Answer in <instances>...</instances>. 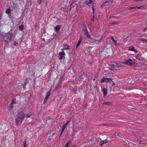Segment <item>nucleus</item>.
<instances>
[{"mask_svg":"<svg viewBox=\"0 0 147 147\" xmlns=\"http://www.w3.org/2000/svg\"><path fill=\"white\" fill-rule=\"evenodd\" d=\"M12 36V34L10 32H9L4 35H2V37L4 40V42L7 44L8 43L7 41L11 40Z\"/></svg>","mask_w":147,"mask_h":147,"instance_id":"f257e3e1","label":"nucleus"},{"mask_svg":"<svg viewBox=\"0 0 147 147\" xmlns=\"http://www.w3.org/2000/svg\"><path fill=\"white\" fill-rule=\"evenodd\" d=\"M135 60H133L131 59H129L128 60H125V61L123 62V63L128 65L131 66L134 65L135 63L133 61Z\"/></svg>","mask_w":147,"mask_h":147,"instance_id":"f03ea898","label":"nucleus"},{"mask_svg":"<svg viewBox=\"0 0 147 147\" xmlns=\"http://www.w3.org/2000/svg\"><path fill=\"white\" fill-rule=\"evenodd\" d=\"M112 81V79L111 78H107L103 77L100 80L101 83H103L105 82H108Z\"/></svg>","mask_w":147,"mask_h":147,"instance_id":"7ed1b4c3","label":"nucleus"},{"mask_svg":"<svg viewBox=\"0 0 147 147\" xmlns=\"http://www.w3.org/2000/svg\"><path fill=\"white\" fill-rule=\"evenodd\" d=\"M59 55L60 56L59 59L61 60L63 58H65V53L64 51H62L61 52H60L59 53Z\"/></svg>","mask_w":147,"mask_h":147,"instance_id":"20e7f679","label":"nucleus"},{"mask_svg":"<svg viewBox=\"0 0 147 147\" xmlns=\"http://www.w3.org/2000/svg\"><path fill=\"white\" fill-rule=\"evenodd\" d=\"M18 117L24 120L25 117V114L23 112H21L18 113Z\"/></svg>","mask_w":147,"mask_h":147,"instance_id":"39448f33","label":"nucleus"},{"mask_svg":"<svg viewBox=\"0 0 147 147\" xmlns=\"http://www.w3.org/2000/svg\"><path fill=\"white\" fill-rule=\"evenodd\" d=\"M22 119L19 118L18 117L16 119V124L20 125L22 122L23 120Z\"/></svg>","mask_w":147,"mask_h":147,"instance_id":"423d86ee","label":"nucleus"},{"mask_svg":"<svg viewBox=\"0 0 147 147\" xmlns=\"http://www.w3.org/2000/svg\"><path fill=\"white\" fill-rule=\"evenodd\" d=\"M84 33L87 38H91L90 34H89L87 30V28L86 27H85V29L84 30Z\"/></svg>","mask_w":147,"mask_h":147,"instance_id":"0eeeda50","label":"nucleus"},{"mask_svg":"<svg viewBox=\"0 0 147 147\" xmlns=\"http://www.w3.org/2000/svg\"><path fill=\"white\" fill-rule=\"evenodd\" d=\"M70 120H68L67 122H66L62 126V131L63 132L65 130V129L67 125L70 122Z\"/></svg>","mask_w":147,"mask_h":147,"instance_id":"6e6552de","label":"nucleus"},{"mask_svg":"<svg viewBox=\"0 0 147 147\" xmlns=\"http://www.w3.org/2000/svg\"><path fill=\"white\" fill-rule=\"evenodd\" d=\"M50 90L47 93V95H46V96H45V98L44 99V101H43V103L44 104H45L47 100L49 98V96L50 95Z\"/></svg>","mask_w":147,"mask_h":147,"instance_id":"1a4fd4ad","label":"nucleus"},{"mask_svg":"<svg viewBox=\"0 0 147 147\" xmlns=\"http://www.w3.org/2000/svg\"><path fill=\"white\" fill-rule=\"evenodd\" d=\"M83 40V37L82 36H81L79 38V39L78 43L76 46V48L77 49L79 45L80 44L82 41Z\"/></svg>","mask_w":147,"mask_h":147,"instance_id":"9d476101","label":"nucleus"},{"mask_svg":"<svg viewBox=\"0 0 147 147\" xmlns=\"http://www.w3.org/2000/svg\"><path fill=\"white\" fill-rule=\"evenodd\" d=\"M76 2L75 1H72L70 5V7L71 8H73L74 7H77V3H76Z\"/></svg>","mask_w":147,"mask_h":147,"instance_id":"9b49d317","label":"nucleus"},{"mask_svg":"<svg viewBox=\"0 0 147 147\" xmlns=\"http://www.w3.org/2000/svg\"><path fill=\"white\" fill-rule=\"evenodd\" d=\"M61 27V26L60 25H58L55 27L54 28L56 31L58 32L60 30Z\"/></svg>","mask_w":147,"mask_h":147,"instance_id":"f8f14e48","label":"nucleus"},{"mask_svg":"<svg viewBox=\"0 0 147 147\" xmlns=\"http://www.w3.org/2000/svg\"><path fill=\"white\" fill-rule=\"evenodd\" d=\"M108 141L106 140H102L101 142H100V146H102V145L105 144H106L107 142Z\"/></svg>","mask_w":147,"mask_h":147,"instance_id":"ddd939ff","label":"nucleus"},{"mask_svg":"<svg viewBox=\"0 0 147 147\" xmlns=\"http://www.w3.org/2000/svg\"><path fill=\"white\" fill-rule=\"evenodd\" d=\"M71 140H69L65 144V147H68L69 146L71 142Z\"/></svg>","mask_w":147,"mask_h":147,"instance_id":"4468645a","label":"nucleus"},{"mask_svg":"<svg viewBox=\"0 0 147 147\" xmlns=\"http://www.w3.org/2000/svg\"><path fill=\"white\" fill-rule=\"evenodd\" d=\"M102 93L104 95H106L107 94V90L106 88H104L102 89Z\"/></svg>","mask_w":147,"mask_h":147,"instance_id":"2eb2a0df","label":"nucleus"},{"mask_svg":"<svg viewBox=\"0 0 147 147\" xmlns=\"http://www.w3.org/2000/svg\"><path fill=\"white\" fill-rule=\"evenodd\" d=\"M92 0H88L85 1V3L86 5L91 4L92 2Z\"/></svg>","mask_w":147,"mask_h":147,"instance_id":"dca6fc26","label":"nucleus"},{"mask_svg":"<svg viewBox=\"0 0 147 147\" xmlns=\"http://www.w3.org/2000/svg\"><path fill=\"white\" fill-rule=\"evenodd\" d=\"M136 58L138 60H140L141 59V57L139 54H137L136 55Z\"/></svg>","mask_w":147,"mask_h":147,"instance_id":"f3484780","label":"nucleus"},{"mask_svg":"<svg viewBox=\"0 0 147 147\" xmlns=\"http://www.w3.org/2000/svg\"><path fill=\"white\" fill-rule=\"evenodd\" d=\"M64 47H65L64 48V49H67L68 50L69 49V46L67 44H65L64 45Z\"/></svg>","mask_w":147,"mask_h":147,"instance_id":"a211bd4d","label":"nucleus"},{"mask_svg":"<svg viewBox=\"0 0 147 147\" xmlns=\"http://www.w3.org/2000/svg\"><path fill=\"white\" fill-rule=\"evenodd\" d=\"M128 50L130 51H135L134 48L132 46H130Z\"/></svg>","mask_w":147,"mask_h":147,"instance_id":"6ab92c4d","label":"nucleus"},{"mask_svg":"<svg viewBox=\"0 0 147 147\" xmlns=\"http://www.w3.org/2000/svg\"><path fill=\"white\" fill-rule=\"evenodd\" d=\"M118 24V22H112L110 24V25L111 26H113L117 24Z\"/></svg>","mask_w":147,"mask_h":147,"instance_id":"aec40b11","label":"nucleus"},{"mask_svg":"<svg viewBox=\"0 0 147 147\" xmlns=\"http://www.w3.org/2000/svg\"><path fill=\"white\" fill-rule=\"evenodd\" d=\"M16 99H13L12 100L11 102V105H13L14 103H15V102H16Z\"/></svg>","mask_w":147,"mask_h":147,"instance_id":"412c9836","label":"nucleus"},{"mask_svg":"<svg viewBox=\"0 0 147 147\" xmlns=\"http://www.w3.org/2000/svg\"><path fill=\"white\" fill-rule=\"evenodd\" d=\"M6 13L7 14H9L11 13V10L9 9H7L6 11Z\"/></svg>","mask_w":147,"mask_h":147,"instance_id":"4be33fe9","label":"nucleus"},{"mask_svg":"<svg viewBox=\"0 0 147 147\" xmlns=\"http://www.w3.org/2000/svg\"><path fill=\"white\" fill-rule=\"evenodd\" d=\"M24 26L23 25H21L19 27V29L21 31H22L23 30Z\"/></svg>","mask_w":147,"mask_h":147,"instance_id":"5701e85b","label":"nucleus"},{"mask_svg":"<svg viewBox=\"0 0 147 147\" xmlns=\"http://www.w3.org/2000/svg\"><path fill=\"white\" fill-rule=\"evenodd\" d=\"M47 0H38V3L40 5L42 2H44Z\"/></svg>","mask_w":147,"mask_h":147,"instance_id":"b1692460","label":"nucleus"},{"mask_svg":"<svg viewBox=\"0 0 147 147\" xmlns=\"http://www.w3.org/2000/svg\"><path fill=\"white\" fill-rule=\"evenodd\" d=\"M129 9H138V7H137V6H135V7H129Z\"/></svg>","mask_w":147,"mask_h":147,"instance_id":"393cba45","label":"nucleus"},{"mask_svg":"<svg viewBox=\"0 0 147 147\" xmlns=\"http://www.w3.org/2000/svg\"><path fill=\"white\" fill-rule=\"evenodd\" d=\"M27 142L26 141V140L25 139L24 141V146L23 147H27L26 144Z\"/></svg>","mask_w":147,"mask_h":147,"instance_id":"a878e982","label":"nucleus"},{"mask_svg":"<svg viewBox=\"0 0 147 147\" xmlns=\"http://www.w3.org/2000/svg\"><path fill=\"white\" fill-rule=\"evenodd\" d=\"M103 104L104 105H111V103L110 102H104L103 103Z\"/></svg>","mask_w":147,"mask_h":147,"instance_id":"bb28decb","label":"nucleus"},{"mask_svg":"<svg viewBox=\"0 0 147 147\" xmlns=\"http://www.w3.org/2000/svg\"><path fill=\"white\" fill-rule=\"evenodd\" d=\"M141 40L142 41H143V42H147V39H144V38H142L141 39Z\"/></svg>","mask_w":147,"mask_h":147,"instance_id":"cd10ccee","label":"nucleus"},{"mask_svg":"<svg viewBox=\"0 0 147 147\" xmlns=\"http://www.w3.org/2000/svg\"><path fill=\"white\" fill-rule=\"evenodd\" d=\"M110 38L112 40H113V41L114 42H116V40H115L114 39V38L112 36H111V37H110Z\"/></svg>","mask_w":147,"mask_h":147,"instance_id":"c85d7f7f","label":"nucleus"},{"mask_svg":"<svg viewBox=\"0 0 147 147\" xmlns=\"http://www.w3.org/2000/svg\"><path fill=\"white\" fill-rule=\"evenodd\" d=\"M14 45L15 46H17L18 45V43L17 42L15 41L14 42Z\"/></svg>","mask_w":147,"mask_h":147,"instance_id":"c756f323","label":"nucleus"},{"mask_svg":"<svg viewBox=\"0 0 147 147\" xmlns=\"http://www.w3.org/2000/svg\"><path fill=\"white\" fill-rule=\"evenodd\" d=\"M138 9H143L144 7L143 6H141L140 7H137Z\"/></svg>","mask_w":147,"mask_h":147,"instance_id":"7c9ffc66","label":"nucleus"},{"mask_svg":"<svg viewBox=\"0 0 147 147\" xmlns=\"http://www.w3.org/2000/svg\"><path fill=\"white\" fill-rule=\"evenodd\" d=\"M113 1V0H107L105 1V3H109V2H112Z\"/></svg>","mask_w":147,"mask_h":147,"instance_id":"2f4dec72","label":"nucleus"},{"mask_svg":"<svg viewBox=\"0 0 147 147\" xmlns=\"http://www.w3.org/2000/svg\"><path fill=\"white\" fill-rule=\"evenodd\" d=\"M26 83H25L23 85V88H24V89H25V88H26Z\"/></svg>","mask_w":147,"mask_h":147,"instance_id":"473e14b6","label":"nucleus"},{"mask_svg":"<svg viewBox=\"0 0 147 147\" xmlns=\"http://www.w3.org/2000/svg\"><path fill=\"white\" fill-rule=\"evenodd\" d=\"M109 69L110 70H114L115 69H114V67H109Z\"/></svg>","mask_w":147,"mask_h":147,"instance_id":"72a5a7b5","label":"nucleus"},{"mask_svg":"<svg viewBox=\"0 0 147 147\" xmlns=\"http://www.w3.org/2000/svg\"><path fill=\"white\" fill-rule=\"evenodd\" d=\"M145 31H147V28H145L142 30L143 32H144Z\"/></svg>","mask_w":147,"mask_h":147,"instance_id":"f704fd0d","label":"nucleus"},{"mask_svg":"<svg viewBox=\"0 0 147 147\" xmlns=\"http://www.w3.org/2000/svg\"><path fill=\"white\" fill-rule=\"evenodd\" d=\"M30 117V115H29L27 114L26 115V117L27 118H29Z\"/></svg>","mask_w":147,"mask_h":147,"instance_id":"c9c22d12","label":"nucleus"},{"mask_svg":"<svg viewBox=\"0 0 147 147\" xmlns=\"http://www.w3.org/2000/svg\"><path fill=\"white\" fill-rule=\"evenodd\" d=\"M13 105H11H11H10V108L11 109H12V108H13Z\"/></svg>","mask_w":147,"mask_h":147,"instance_id":"e433bc0d","label":"nucleus"},{"mask_svg":"<svg viewBox=\"0 0 147 147\" xmlns=\"http://www.w3.org/2000/svg\"><path fill=\"white\" fill-rule=\"evenodd\" d=\"M63 132L62 131V130H61V133L59 137L61 136L62 134L63 133Z\"/></svg>","mask_w":147,"mask_h":147,"instance_id":"4c0bfd02","label":"nucleus"},{"mask_svg":"<svg viewBox=\"0 0 147 147\" xmlns=\"http://www.w3.org/2000/svg\"><path fill=\"white\" fill-rule=\"evenodd\" d=\"M63 132L62 131V130H61V133L59 137L61 136L62 134L63 133Z\"/></svg>","mask_w":147,"mask_h":147,"instance_id":"58836bf2","label":"nucleus"},{"mask_svg":"<svg viewBox=\"0 0 147 147\" xmlns=\"http://www.w3.org/2000/svg\"><path fill=\"white\" fill-rule=\"evenodd\" d=\"M117 41L116 40V42H114V43H115V45H116V46H117Z\"/></svg>","mask_w":147,"mask_h":147,"instance_id":"ea45409f","label":"nucleus"},{"mask_svg":"<svg viewBox=\"0 0 147 147\" xmlns=\"http://www.w3.org/2000/svg\"><path fill=\"white\" fill-rule=\"evenodd\" d=\"M63 78V77H60V80H61Z\"/></svg>","mask_w":147,"mask_h":147,"instance_id":"a19ab883","label":"nucleus"},{"mask_svg":"<svg viewBox=\"0 0 147 147\" xmlns=\"http://www.w3.org/2000/svg\"><path fill=\"white\" fill-rule=\"evenodd\" d=\"M92 10H93V12H94V8L93 7H92Z\"/></svg>","mask_w":147,"mask_h":147,"instance_id":"79ce46f5","label":"nucleus"},{"mask_svg":"<svg viewBox=\"0 0 147 147\" xmlns=\"http://www.w3.org/2000/svg\"><path fill=\"white\" fill-rule=\"evenodd\" d=\"M76 146L75 145L73 146H71V147H75Z\"/></svg>","mask_w":147,"mask_h":147,"instance_id":"37998d69","label":"nucleus"},{"mask_svg":"<svg viewBox=\"0 0 147 147\" xmlns=\"http://www.w3.org/2000/svg\"><path fill=\"white\" fill-rule=\"evenodd\" d=\"M105 3H105H105H103L102 4V5H104L105 4Z\"/></svg>","mask_w":147,"mask_h":147,"instance_id":"c03bdc74","label":"nucleus"},{"mask_svg":"<svg viewBox=\"0 0 147 147\" xmlns=\"http://www.w3.org/2000/svg\"><path fill=\"white\" fill-rule=\"evenodd\" d=\"M16 141V139L15 138L14 139V141Z\"/></svg>","mask_w":147,"mask_h":147,"instance_id":"a18cd8bd","label":"nucleus"},{"mask_svg":"<svg viewBox=\"0 0 147 147\" xmlns=\"http://www.w3.org/2000/svg\"><path fill=\"white\" fill-rule=\"evenodd\" d=\"M64 50V49H61V50Z\"/></svg>","mask_w":147,"mask_h":147,"instance_id":"49530a36","label":"nucleus"},{"mask_svg":"<svg viewBox=\"0 0 147 147\" xmlns=\"http://www.w3.org/2000/svg\"><path fill=\"white\" fill-rule=\"evenodd\" d=\"M19 1H22V0H19Z\"/></svg>","mask_w":147,"mask_h":147,"instance_id":"de8ad7c7","label":"nucleus"},{"mask_svg":"<svg viewBox=\"0 0 147 147\" xmlns=\"http://www.w3.org/2000/svg\"><path fill=\"white\" fill-rule=\"evenodd\" d=\"M45 5H47V3H45Z\"/></svg>","mask_w":147,"mask_h":147,"instance_id":"09e8293b","label":"nucleus"}]
</instances>
